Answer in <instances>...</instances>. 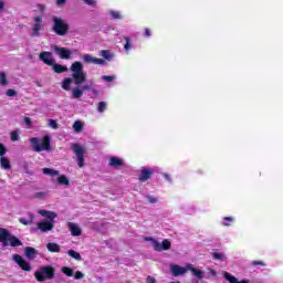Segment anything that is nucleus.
I'll return each instance as SVG.
<instances>
[{
    "instance_id": "nucleus-24",
    "label": "nucleus",
    "mask_w": 283,
    "mask_h": 283,
    "mask_svg": "<svg viewBox=\"0 0 283 283\" xmlns=\"http://www.w3.org/2000/svg\"><path fill=\"white\" fill-rule=\"evenodd\" d=\"M19 222L21 224H24V227H28V226L32 224V222H34V214L30 213L29 219L20 218Z\"/></svg>"
},
{
    "instance_id": "nucleus-56",
    "label": "nucleus",
    "mask_w": 283,
    "mask_h": 283,
    "mask_svg": "<svg viewBox=\"0 0 283 283\" xmlns=\"http://www.w3.org/2000/svg\"><path fill=\"white\" fill-rule=\"evenodd\" d=\"M172 283H176V282H172ZM177 283H180V282H177Z\"/></svg>"
},
{
    "instance_id": "nucleus-50",
    "label": "nucleus",
    "mask_w": 283,
    "mask_h": 283,
    "mask_svg": "<svg viewBox=\"0 0 283 283\" xmlns=\"http://www.w3.org/2000/svg\"><path fill=\"white\" fill-rule=\"evenodd\" d=\"M3 8H6V2H3V0H0V12L1 10H3Z\"/></svg>"
},
{
    "instance_id": "nucleus-45",
    "label": "nucleus",
    "mask_w": 283,
    "mask_h": 283,
    "mask_svg": "<svg viewBox=\"0 0 283 283\" xmlns=\"http://www.w3.org/2000/svg\"><path fill=\"white\" fill-rule=\"evenodd\" d=\"M7 96L9 97L17 96V91L12 88L7 90Z\"/></svg>"
},
{
    "instance_id": "nucleus-7",
    "label": "nucleus",
    "mask_w": 283,
    "mask_h": 283,
    "mask_svg": "<svg viewBox=\"0 0 283 283\" xmlns=\"http://www.w3.org/2000/svg\"><path fill=\"white\" fill-rule=\"evenodd\" d=\"M71 149L75 155L77 167H80V169H83V167H85V154H87V149L85 148V146L80 144H71Z\"/></svg>"
},
{
    "instance_id": "nucleus-51",
    "label": "nucleus",
    "mask_w": 283,
    "mask_h": 283,
    "mask_svg": "<svg viewBox=\"0 0 283 283\" xmlns=\"http://www.w3.org/2000/svg\"><path fill=\"white\" fill-rule=\"evenodd\" d=\"M164 178H166V180H168V182H171V176H169L168 174H165Z\"/></svg>"
},
{
    "instance_id": "nucleus-29",
    "label": "nucleus",
    "mask_w": 283,
    "mask_h": 283,
    "mask_svg": "<svg viewBox=\"0 0 283 283\" xmlns=\"http://www.w3.org/2000/svg\"><path fill=\"white\" fill-rule=\"evenodd\" d=\"M67 255H70V258H73V260H76L77 262H81L83 260V258L81 256V253L74 250H69Z\"/></svg>"
},
{
    "instance_id": "nucleus-30",
    "label": "nucleus",
    "mask_w": 283,
    "mask_h": 283,
    "mask_svg": "<svg viewBox=\"0 0 283 283\" xmlns=\"http://www.w3.org/2000/svg\"><path fill=\"white\" fill-rule=\"evenodd\" d=\"M61 272L64 273V275H66V277H74V269H72V268L63 266L61 269Z\"/></svg>"
},
{
    "instance_id": "nucleus-23",
    "label": "nucleus",
    "mask_w": 283,
    "mask_h": 283,
    "mask_svg": "<svg viewBox=\"0 0 283 283\" xmlns=\"http://www.w3.org/2000/svg\"><path fill=\"white\" fill-rule=\"evenodd\" d=\"M235 222L234 217H223L221 220V226L222 227H231Z\"/></svg>"
},
{
    "instance_id": "nucleus-18",
    "label": "nucleus",
    "mask_w": 283,
    "mask_h": 283,
    "mask_svg": "<svg viewBox=\"0 0 283 283\" xmlns=\"http://www.w3.org/2000/svg\"><path fill=\"white\" fill-rule=\"evenodd\" d=\"M109 167H123L125 165V160L120 157H111L108 160Z\"/></svg>"
},
{
    "instance_id": "nucleus-46",
    "label": "nucleus",
    "mask_w": 283,
    "mask_h": 283,
    "mask_svg": "<svg viewBox=\"0 0 283 283\" xmlns=\"http://www.w3.org/2000/svg\"><path fill=\"white\" fill-rule=\"evenodd\" d=\"M24 124L30 127L32 125V119H30V117H25L24 118Z\"/></svg>"
},
{
    "instance_id": "nucleus-44",
    "label": "nucleus",
    "mask_w": 283,
    "mask_h": 283,
    "mask_svg": "<svg viewBox=\"0 0 283 283\" xmlns=\"http://www.w3.org/2000/svg\"><path fill=\"white\" fill-rule=\"evenodd\" d=\"M86 6H92L93 8H96V0H83Z\"/></svg>"
},
{
    "instance_id": "nucleus-3",
    "label": "nucleus",
    "mask_w": 283,
    "mask_h": 283,
    "mask_svg": "<svg viewBox=\"0 0 283 283\" xmlns=\"http://www.w3.org/2000/svg\"><path fill=\"white\" fill-rule=\"evenodd\" d=\"M38 213L43 216V218H48L38 223V229L42 232L52 231L54 229V223L56 222V212L39 210Z\"/></svg>"
},
{
    "instance_id": "nucleus-4",
    "label": "nucleus",
    "mask_w": 283,
    "mask_h": 283,
    "mask_svg": "<svg viewBox=\"0 0 283 283\" xmlns=\"http://www.w3.org/2000/svg\"><path fill=\"white\" fill-rule=\"evenodd\" d=\"M55 273H56V270H54V266L52 265L41 266L34 273V277L38 282H45L48 280H54Z\"/></svg>"
},
{
    "instance_id": "nucleus-36",
    "label": "nucleus",
    "mask_w": 283,
    "mask_h": 283,
    "mask_svg": "<svg viewBox=\"0 0 283 283\" xmlns=\"http://www.w3.org/2000/svg\"><path fill=\"white\" fill-rule=\"evenodd\" d=\"M33 198H36L38 200H45V198H48V192H43V191L35 192L33 195Z\"/></svg>"
},
{
    "instance_id": "nucleus-26",
    "label": "nucleus",
    "mask_w": 283,
    "mask_h": 283,
    "mask_svg": "<svg viewBox=\"0 0 283 283\" xmlns=\"http://www.w3.org/2000/svg\"><path fill=\"white\" fill-rule=\"evenodd\" d=\"M84 123L81 120H76L73 124V130L75 132V134H81V132H83V127H84Z\"/></svg>"
},
{
    "instance_id": "nucleus-1",
    "label": "nucleus",
    "mask_w": 283,
    "mask_h": 283,
    "mask_svg": "<svg viewBox=\"0 0 283 283\" xmlns=\"http://www.w3.org/2000/svg\"><path fill=\"white\" fill-rule=\"evenodd\" d=\"M72 77H65L62 83L61 87L65 92H71L72 98H81L84 92H90L92 90L91 85H83L85 81H87V73L83 69V63L74 62L71 65ZM83 85V86H78Z\"/></svg>"
},
{
    "instance_id": "nucleus-20",
    "label": "nucleus",
    "mask_w": 283,
    "mask_h": 283,
    "mask_svg": "<svg viewBox=\"0 0 283 283\" xmlns=\"http://www.w3.org/2000/svg\"><path fill=\"white\" fill-rule=\"evenodd\" d=\"M223 277L230 283H250L249 280L239 281L238 277L233 276L229 272H223Z\"/></svg>"
},
{
    "instance_id": "nucleus-52",
    "label": "nucleus",
    "mask_w": 283,
    "mask_h": 283,
    "mask_svg": "<svg viewBox=\"0 0 283 283\" xmlns=\"http://www.w3.org/2000/svg\"><path fill=\"white\" fill-rule=\"evenodd\" d=\"M56 3L57 6H63L65 3V0H57Z\"/></svg>"
},
{
    "instance_id": "nucleus-11",
    "label": "nucleus",
    "mask_w": 283,
    "mask_h": 283,
    "mask_svg": "<svg viewBox=\"0 0 283 283\" xmlns=\"http://www.w3.org/2000/svg\"><path fill=\"white\" fill-rule=\"evenodd\" d=\"M52 50L57 54L60 59L70 60L72 59V51L66 48H59V45H53Z\"/></svg>"
},
{
    "instance_id": "nucleus-17",
    "label": "nucleus",
    "mask_w": 283,
    "mask_h": 283,
    "mask_svg": "<svg viewBox=\"0 0 283 283\" xmlns=\"http://www.w3.org/2000/svg\"><path fill=\"white\" fill-rule=\"evenodd\" d=\"M40 61H43L45 65H54V57H52V53L48 51L40 53Z\"/></svg>"
},
{
    "instance_id": "nucleus-38",
    "label": "nucleus",
    "mask_w": 283,
    "mask_h": 283,
    "mask_svg": "<svg viewBox=\"0 0 283 283\" xmlns=\"http://www.w3.org/2000/svg\"><path fill=\"white\" fill-rule=\"evenodd\" d=\"M145 198H146V200H148V202L150 205H156V202H158V198H156V197H154L151 195H146Z\"/></svg>"
},
{
    "instance_id": "nucleus-22",
    "label": "nucleus",
    "mask_w": 283,
    "mask_h": 283,
    "mask_svg": "<svg viewBox=\"0 0 283 283\" xmlns=\"http://www.w3.org/2000/svg\"><path fill=\"white\" fill-rule=\"evenodd\" d=\"M99 55L105 59V61H112L114 59V53L109 50H102Z\"/></svg>"
},
{
    "instance_id": "nucleus-34",
    "label": "nucleus",
    "mask_w": 283,
    "mask_h": 283,
    "mask_svg": "<svg viewBox=\"0 0 283 283\" xmlns=\"http://www.w3.org/2000/svg\"><path fill=\"white\" fill-rule=\"evenodd\" d=\"M117 76L116 75H103L102 81L105 83H114L116 81Z\"/></svg>"
},
{
    "instance_id": "nucleus-37",
    "label": "nucleus",
    "mask_w": 283,
    "mask_h": 283,
    "mask_svg": "<svg viewBox=\"0 0 283 283\" xmlns=\"http://www.w3.org/2000/svg\"><path fill=\"white\" fill-rule=\"evenodd\" d=\"M48 126L51 127V129H59V123L54 119H48Z\"/></svg>"
},
{
    "instance_id": "nucleus-5",
    "label": "nucleus",
    "mask_w": 283,
    "mask_h": 283,
    "mask_svg": "<svg viewBox=\"0 0 283 283\" xmlns=\"http://www.w3.org/2000/svg\"><path fill=\"white\" fill-rule=\"evenodd\" d=\"M31 147L33 151L41 153V151H50V135L44 136L42 139L33 137L30 139Z\"/></svg>"
},
{
    "instance_id": "nucleus-12",
    "label": "nucleus",
    "mask_w": 283,
    "mask_h": 283,
    "mask_svg": "<svg viewBox=\"0 0 283 283\" xmlns=\"http://www.w3.org/2000/svg\"><path fill=\"white\" fill-rule=\"evenodd\" d=\"M13 262H15V264L19 265L20 269H22V271H28V272L32 271V265H30V264L28 263V261H25V260L23 259L22 255L14 254V255H13Z\"/></svg>"
},
{
    "instance_id": "nucleus-21",
    "label": "nucleus",
    "mask_w": 283,
    "mask_h": 283,
    "mask_svg": "<svg viewBox=\"0 0 283 283\" xmlns=\"http://www.w3.org/2000/svg\"><path fill=\"white\" fill-rule=\"evenodd\" d=\"M108 15H109L111 19H113L114 21H120V20H123V12H120V11L108 10Z\"/></svg>"
},
{
    "instance_id": "nucleus-27",
    "label": "nucleus",
    "mask_w": 283,
    "mask_h": 283,
    "mask_svg": "<svg viewBox=\"0 0 283 283\" xmlns=\"http://www.w3.org/2000/svg\"><path fill=\"white\" fill-rule=\"evenodd\" d=\"M98 114H105L107 112V102H98L96 105Z\"/></svg>"
},
{
    "instance_id": "nucleus-14",
    "label": "nucleus",
    "mask_w": 283,
    "mask_h": 283,
    "mask_svg": "<svg viewBox=\"0 0 283 283\" xmlns=\"http://www.w3.org/2000/svg\"><path fill=\"white\" fill-rule=\"evenodd\" d=\"M41 30H43V19L41 17H35L33 30H32V36H40Z\"/></svg>"
},
{
    "instance_id": "nucleus-28",
    "label": "nucleus",
    "mask_w": 283,
    "mask_h": 283,
    "mask_svg": "<svg viewBox=\"0 0 283 283\" xmlns=\"http://www.w3.org/2000/svg\"><path fill=\"white\" fill-rule=\"evenodd\" d=\"M46 249L51 253H59V251H61V247L56 243H48Z\"/></svg>"
},
{
    "instance_id": "nucleus-43",
    "label": "nucleus",
    "mask_w": 283,
    "mask_h": 283,
    "mask_svg": "<svg viewBox=\"0 0 283 283\" xmlns=\"http://www.w3.org/2000/svg\"><path fill=\"white\" fill-rule=\"evenodd\" d=\"M6 151H8V149L3 144L0 143V156L1 157L6 156Z\"/></svg>"
},
{
    "instance_id": "nucleus-40",
    "label": "nucleus",
    "mask_w": 283,
    "mask_h": 283,
    "mask_svg": "<svg viewBox=\"0 0 283 283\" xmlns=\"http://www.w3.org/2000/svg\"><path fill=\"white\" fill-rule=\"evenodd\" d=\"M143 36H144V39H151V29L145 28Z\"/></svg>"
},
{
    "instance_id": "nucleus-47",
    "label": "nucleus",
    "mask_w": 283,
    "mask_h": 283,
    "mask_svg": "<svg viewBox=\"0 0 283 283\" xmlns=\"http://www.w3.org/2000/svg\"><path fill=\"white\" fill-rule=\"evenodd\" d=\"M252 266H264V264L262 263V261H253Z\"/></svg>"
},
{
    "instance_id": "nucleus-55",
    "label": "nucleus",
    "mask_w": 283,
    "mask_h": 283,
    "mask_svg": "<svg viewBox=\"0 0 283 283\" xmlns=\"http://www.w3.org/2000/svg\"><path fill=\"white\" fill-rule=\"evenodd\" d=\"M189 213H196V210H195V209H192Z\"/></svg>"
},
{
    "instance_id": "nucleus-31",
    "label": "nucleus",
    "mask_w": 283,
    "mask_h": 283,
    "mask_svg": "<svg viewBox=\"0 0 283 283\" xmlns=\"http://www.w3.org/2000/svg\"><path fill=\"white\" fill-rule=\"evenodd\" d=\"M44 176H59V170L52 169V168H43L42 169Z\"/></svg>"
},
{
    "instance_id": "nucleus-8",
    "label": "nucleus",
    "mask_w": 283,
    "mask_h": 283,
    "mask_svg": "<svg viewBox=\"0 0 283 283\" xmlns=\"http://www.w3.org/2000/svg\"><path fill=\"white\" fill-rule=\"evenodd\" d=\"M53 32L57 34V36H65L70 30V24L65 20L59 17H53Z\"/></svg>"
},
{
    "instance_id": "nucleus-16",
    "label": "nucleus",
    "mask_w": 283,
    "mask_h": 283,
    "mask_svg": "<svg viewBox=\"0 0 283 283\" xmlns=\"http://www.w3.org/2000/svg\"><path fill=\"white\" fill-rule=\"evenodd\" d=\"M67 227H69V230L71 231V235H73V238H78V235H81L83 233V230L81 229V227L77 223L69 222Z\"/></svg>"
},
{
    "instance_id": "nucleus-25",
    "label": "nucleus",
    "mask_w": 283,
    "mask_h": 283,
    "mask_svg": "<svg viewBox=\"0 0 283 283\" xmlns=\"http://www.w3.org/2000/svg\"><path fill=\"white\" fill-rule=\"evenodd\" d=\"M53 71L56 74H63V72H67V66L61 64H52Z\"/></svg>"
},
{
    "instance_id": "nucleus-13",
    "label": "nucleus",
    "mask_w": 283,
    "mask_h": 283,
    "mask_svg": "<svg viewBox=\"0 0 283 283\" xmlns=\"http://www.w3.org/2000/svg\"><path fill=\"white\" fill-rule=\"evenodd\" d=\"M135 36H136V34L124 36V41H125L124 50H125L126 54H129V52H132V50H134L136 48V44L134 43Z\"/></svg>"
},
{
    "instance_id": "nucleus-42",
    "label": "nucleus",
    "mask_w": 283,
    "mask_h": 283,
    "mask_svg": "<svg viewBox=\"0 0 283 283\" xmlns=\"http://www.w3.org/2000/svg\"><path fill=\"white\" fill-rule=\"evenodd\" d=\"M11 140L13 143L19 140V133L17 130L11 132Z\"/></svg>"
},
{
    "instance_id": "nucleus-54",
    "label": "nucleus",
    "mask_w": 283,
    "mask_h": 283,
    "mask_svg": "<svg viewBox=\"0 0 283 283\" xmlns=\"http://www.w3.org/2000/svg\"><path fill=\"white\" fill-rule=\"evenodd\" d=\"M40 9H41V10H45V7H44V6H40Z\"/></svg>"
},
{
    "instance_id": "nucleus-19",
    "label": "nucleus",
    "mask_w": 283,
    "mask_h": 283,
    "mask_svg": "<svg viewBox=\"0 0 283 283\" xmlns=\"http://www.w3.org/2000/svg\"><path fill=\"white\" fill-rule=\"evenodd\" d=\"M38 251L36 249L32 248V247H27L24 249V255L28 260H34L38 255Z\"/></svg>"
},
{
    "instance_id": "nucleus-53",
    "label": "nucleus",
    "mask_w": 283,
    "mask_h": 283,
    "mask_svg": "<svg viewBox=\"0 0 283 283\" xmlns=\"http://www.w3.org/2000/svg\"><path fill=\"white\" fill-rule=\"evenodd\" d=\"M192 283H202V279L193 280Z\"/></svg>"
},
{
    "instance_id": "nucleus-10",
    "label": "nucleus",
    "mask_w": 283,
    "mask_h": 283,
    "mask_svg": "<svg viewBox=\"0 0 283 283\" xmlns=\"http://www.w3.org/2000/svg\"><path fill=\"white\" fill-rule=\"evenodd\" d=\"M156 172H158V167H142L138 177L139 182H147V180H149V178H151V176H154Z\"/></svg>"
},
{
    "instance_id": "nucleus-35",
    "label": "nucleus",
    "mask_w": 283,
    "mask_h": 283,
    "mask_svg": "<svg viewBox=\"0 0 283 283\" xmlns=\"http://www.w3.org/2000/svg\"><path fill=\"white\" fill-rule=\"evenodd\" d=\"M0 85H2V87L8 85V76L3 72H0Z\"/></svg>"
},
{
    "instance_id": "nucleus-9",
    "label": "nucleus",
    "mask_w": 283,
    "mask_h": 283,
    "mask_svg": "<svg viewBox=\"0 0 283 283\" xmlns=\"http://www.w3.org/2000/svg\"><path fill=\"white\" fill-rule=\"evenodd\" d=\"M145 241L150 242L153 245V249H155V251H169V249H171V242H169V240H164L160 243L151 237H146Z\"/></svg>"
},
{
    "instance_id": "nucleus-6",
    "label": "nucleus",
    "mask_w": 283,
    "mask_h": 283,
    "mask_svg": "<svg viewBox=\"0 0 283 283\" xmlns=\"http://www.w3.org/2000/svg\"><path fill=\"white\" fill-rule=\"evenodd\" d=\"M0 242L3 247H21L23 244L19 238L12 235L7 229H0Z\"/></svg>"
},
{
    "instance_id": "nucleus-49",
    "label": "nucleus",
    "mask_w": 283,
    "mask_h": 283,
    "mask_svg": "<svg viewBox=\"0 0 283 283\" xmlns=\"http://www.w3.org/2000/svg\"><path fill=\"white\" fill-rule=\"evenodd\" d=\"M208 271H209L210 275H212V277H216V275H218V273L213 269H208Z\"/></svg>"
},
{
    "instance_id": "nucleus-32",
    "label": "nucleus",
    "mask_w": 283,
    "mask_h": 283,
    "mask_svg": "<svg viewBox=\"0 0 283 283\" xmlns=\"http://www.w3.org/2000/svg\"><path fill=\"white\" fill-rule=\"evenodd\" d=\"M57 184L59 185H64L65 187L70 186V179L65 175H61L57 177Z\"/></svg>"
},
{
    "instance_id": "nucleus-39",
    "label": "nucleus",
    "mask_w": 283,
    "mask_h": 283,
    "mask_svg": "<svg viewBox=\"0 0 283 283\" xmlns=\"http://www.w3.org/2000/svg\"><path fill=\"white\" fill-rule=\"evenodd\" d=\"M212 258L213 260H224V254L222 252H213Z\"/></svg>"
},
{
    "instance_id": "nucleus-2",
    "label": "nucleus",
    "mask_w": 283,
    "mask_h": 283,
    "mask_svg": "<svg viewBox=\"0 0 283 283\" xmlns=\"http://www.w3.org/2000/svg\"><path fill=\"white\" fill-rule=\"evenodd\" d=\"M187 271H190V273H192L193 277H196L197 280H205V271L195 268L191 263H187L185 268L178 264L170 265V272L175 277L185 275Z\"/></svg>"
},
{
    "instance_id": "nucleus-15",
    "label": "nucleus",
    "mask_w": 283,
    "mask_h": 283,
    "mask_svg": "<svg viewBox=\"0 0 283 283\" xmlns=\"http://www.w3.org/2000/svg\"><path fill=\"white\" fill-rule=\"evenodd\" d=\"M82 59H83L84 63H90L93 65H105V60L94 57L90 54H84Z\"/></svg>"
},
{
    "instance_id": "nucleus-41",
    "label": "nucleus",
    "mask_w": 283,
    "mask_h": 283,
    "mask_svg": "<svg viewBox=\"0 0 283 283\" xmlns=\"http://www.w3.org/2000/svg\"><path fill=\"white\" fill-rule=\"evenodd\" d=\"M73 275L75 280H83L85 277V274H83L81 271H76Z\"/></svg>"
},
{
    "instance_id": "nucleus-33",
    "label": "nucleus",
    "mask_w": 283,
    "mask_h": 283,
    "mask_svg": "<svg viewBox=\"0 0 283 283\" xmlns=\"http://www.w3.org/2000/svg\"><path fill=\"white\" fill-rule=\"evenodd\" d=\"M0 165L2 169H6V170L10 169V160H8V158L6 157L0 158Z\"/></svg>"
},
{
    "instance_id": "nucleus-48",
    "label": "nucleus",
    "mask_w": 283,
    "mask_h": 283,
    "mask_svg": "<svg viewBox=\"0 0 283 283\" xmlns=\"http://www.w3.org/2000/svg\"><path fill=\"white\" fill-rule=\"evenodd\" d=\"M146 282L147 283H156V279L154 276H147Z\"/></svg>"
}]
</instances>
